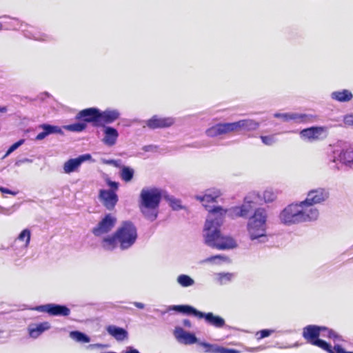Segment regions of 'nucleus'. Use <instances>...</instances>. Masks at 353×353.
<instances>
[{"instance_id": "29", "label": "nucleus", "mask_w": 353, "mask_h": 353, "mask_svg": "<svg viewBox=\"0 0 353 353\" xmlns=\"http://www.w3.org/2000/svg\"><path fill=\"white\" fill-rule=\"evenodd\" d=\"M134 170L130 167L123 166L121 170L120 176L125 182L130 181L134 176Z\"/></svg>"}, {"instance_id": "52", "label": "nucleus", "mask_w": 353, "mask_h": 353, "mask_svg": "<svg viewBox=\"0 0 353 353\" xmlns=\"http://www.w3.org/2000/svg\"><path fill=\"white\" fill-rule=\"evenodd\" d=\"M6 110V108L5 107L0 108V111L5 112Z\"/></svg>"}, {"instance_id": "23", "label": "nucleus", "mask_w": 353, "mask_h": 353, "mask_svg": "<svg viewBox=\"0 0 353 353\" xmlns=\"http://www.w3.org/2000/svg\"><path fill=\"white\" fill-rule=\"evenodd\" d=\"M170 309L178 312L192 314L198 318H201L202 316V312H200L192 306L188 305H173Z\"/></svg>"}, {"instance_id": "10", "label": "nucleus", "mask_w": 353, "mask_h": 353, "mask_svg": "<svg viewBox=\"0 0 353 353\" xmlns=\"http://www.w3.org/2000/svg\"><path fill=\"white\" fill-rule=\"evenodd\" d=\"M99 109L89 108L83 109L78 112L76 119L85 123H92L94 127H99Z\"/></svg>"}, {"instance_id": "36", "label": "nucleus", "mask_w": 353, "mask_h": 353, "mask_svg": "<svg viewBox=\"0 0 353 353\" xmlns=\"http://www.w3.org/2000/svg\"><path fill=\"white\" fill-rule=\"evenodd\" d=\"M71 335L77 341H81L83 343H89L90 338L85 335V334L79 332L74 331L71 333Z\"/></svg>"}, {"instance_id": "17", "label": "nucleus", "mask_w": 353, "mask_h": 353, "mask_svg": "<svg viewBox=\"0 0 353 353\" xmlns=\"http://www.w3.org/2000/svg\"><path fill=\"white\" fill-rule=\"evenodd\" d=\"M174 336L179 343L185 345H191L197 342V338L194 334L187 332L179 326L174 330Z\"/></svg>"}, {"instance_id": "3", "label": "nucleus", "mask_w": 353, "mask_h": 353, "mask_svg": "<svg viewBox=\"0 0 353 353\" xmlns=\"http://www.w3.org/2000/svg\"><path fill=\"white\" fill-rule=\"evenodd\" d=\"M259 127V123L253 119H242L232 123H219L206 130L205 134L215 137L239 130L254 131Z\"/></svg>"}, {"instance_id": "54", "label": "nucleus", "mask_w": 353, "mask_h": 353, "mask_svg": "<svg viewBox=\"0 0 353 353\" xmlns=\"http://www.w3.org/2000/svg\"><path fill=\"white\" fill-rule=\"evenodd\" d=\"M1 332H2V331H1V330H0V334H1Z\"/></svg>"}, {"instance_id": "19", "label": "nucleus", "mask_w": 353, "mask_h": 353, "mask_svg": "<svg viewBox=\"0 0 353 353\" xmlns=\"http://www.w3.org/2000/svg\"><path fill=\"white\" fill-rule=\"evenodd\" d=\"M324 132L323 127H311L302 130L300 134L303 137L313 141L321 139Z\"/></svg>"}, {"instance_id": "46", "label": "nucleus", "mask_w": 353, "mask_h": 353, "mask_svg": "<svg viewBox=\"0 0 353 353\" xmlns=\"http://www.w3.org/2000/svg\"><path fill=\"white\" fill-rule=\"evenodd\" d=\"M48 136L47 133L46 132V131L43 130L42 132H41L40 133H39L37 137H36V139L37 140H42L44 138H46V137Z\"/></svg>"}, {"instance_id": "25", "label": "nucleus", "mask_w": 353, "mask_h": 353, "mask_svg": "<svg viewBox=\"0 0 353 353\" xmlns=\"http://www.w3.org/2000/svg\"><path fill=\"white\" fill-rule=\"evenodd\" d=\"M50 325L48 322L40 323L32 326H30L28 328L29 334L32 338H37L44 331L50 329Z\"/></svg>"}, {"instance_id": "32", "label": "nucleus", "mask_w": 353, "mask_h": 353, "mask_svg": "<svg viewBox=\"0 0 353 353\" xmlns=\"http://www.w3.org/2000/svg\"><path fill=\"white\" fill-rule=\"evenodd\" d=\"M325 330H321V336L328 339L336 340L339 339V336L334 330L329 329L327 327L323 326Z\"/></svg>"}, {"instance_id": "40", "label": "nucleus", "mask_w": 353, "mask_h": 353, "mask_svg": "<svg viewBox=\"0 0 353 353\" xmlns=\"http://www.w3.org/2000/svg\"><path fill=\"white\" fill-rule=\"evenodd\" d=\"M106 183L108 185L110 188V190H108V191H114L116 192L119 189V183L112 181L110 179H106Z\"/></svg>"}, {"instance_id": "18", "label": "nucleus", "mask_w": 353, "mask_h": 353, "mask_svg": "<svg viewBox=\"0 0 353 353\" xmlns=\"http://www.w3.org/2000/svg\"><path fill=\"white\" fill-rule=\"evenodd\" d=\"M276 118H281L285 121L290 120L296 121L298 123H307L312 121V116L305 114H296V113H276L274 114Z\"/></svg>"}, {"instance_id": "24", "label": "nucleus", "mask_w": 353, "mask_h": 353, "mask_svg": "<svg viewBox=\"0 0 353 353\" xmlns=\"http://www.w3.org/2000/svg\"><path fill=\"white\" fill-rule=\"evenodd\" d=\"M331 98L339 102H348L353 99L352 93L346 89L333 92L331 94Z\"/></svg>"}, {"instance_id": "8", "label": "nucleus", "mask_w": 353, "mask_h": 353, "mask_svg": "<svg viewBox=\"0 0 353 353\" xmlns=\"http://www.w3.org/2000/svg\"><path fill=\"white\" fill-rule=\"evenodd\" d=\"M282 223L294 224L301 223L298 203H292L284 208L279 215Z\"/></svg>"}, {"instance_id": "39", "label": "nucleus", "mask_w": 353, "mask_h": 353, "mask_svg": "<svg viewBox=\"0 0 353 353\" xmlns=\"http://www.w3.org/2000/svg\"><path fill=\"white\" fill-rule=\"evenodd\" d=\"M24 143L23 139H21L18 141L17 142L12 144L8 150V151L6 153V156H8L10 153H12L13 151H14L17 148H18L21 145H22Z\"/></svg>"}, {"instance_id": "28", "label": "nucleus", "mask_w": 353, "mask_h": 353, "mask_svg": "<svg viewBox=\"0 0 353 353\" xmlns=\"http://www.w3.org/2000/svg\"><path fill=\"white\" fill-rule=\"evenodd\" d=\"M164 199L173 210H179L183 208V205L181 204V200L170 195H164Z\"/></svg>"}, {"instance_id": "27", "label": "nucleus", "mask_w": 353, "mask_h": 353, "mask_svg": "<svg viewBox=\"0 0 353 353\" xmlns=\"http://www.w3.org/2000/svg\"><path fill=\"white\" fill-rule=\"evenodd\" d=\"M339 160L345 164L353 163V150L347 148L341 151Z\"/></svg>"}, {"instance_id": "2", "label": "nucleus", "mask_w": 353, "mask_h": 353, "mask_svg": "<svg viewBox=\"0 0 353 353\" xmlns=\"http://www.w3.org/2000/svg\"><path fill=\"white\" fill-rule=\"evenodd\" d=\"M162 198L160 189L144 188L140 193L139 209L141 213L150 221L157 219L159 208Z\"/></svg>"}, {"instance_id": "33", "label": "nucleus", "mask_w": 353, "mask_h": 353, "mask_svg": "<svg viewBox=\"0 0 353 353\" xmlns=\"http://www.w3.org/2000/svg\"><path fill=\"white\" fill-rule=\"evenodd\" d=\"M86 124L83 123H76L65 126V129L72 132H82L86 128Z\"/></svg>"}, {"instance_id": "44", "label": "nucleus", "mask_w": 353, "mask_h": 353, "mask_svg": "<svg viewBox=\"0 0 353 353\" xmlns=\"http://www.w3.org/2000/svg\"><path fill=\"white\" fill-rule=\"evenodd\" d=\"M343 122L345 125H353V114L345 115L343 118Z\"/></svg>"}, {"instance_id": "37", "label": "nucleus", "mask_w": 353, "mask_h": 353, "mask_svg": "<svg viewBox=\"0 0 353 353\" xmlns=\"http://www.w3.org/2000/svg\"><path fill=\"white\" fill-rule=\"evenodd\" d=\"M276 198V195L274 193V192L272 190H266L263 192V199L265 202H272L274 201Z\"/></svg>"}, {"instance_id": "49", "label": "nucleus", "mask_w": 353, "mask_h": 353, "mask_svg": "<svg viewBox=\"0 0 353 353\" xmlns=\"http://www.w3.org/2000/svg\"><path fill=\"white\" fill-rule=\"evenodd\" d=\"M232 276V274H230V273H223V274H221V279H230V277Z\"/></svg>"}, {"instance_id": "21", "label": "nucleus", "mask_w": 353, "mask_h": 353, "mask_svg": "<svg viewBox=\"0 0 353 353\" xmlns=\"http://www.w3.org/2000/svg\"><path fill=\"white\" fill-rule=\"evenodd\" d=\"M108 333L113 336L116 340L122 341L128 338V332L119 327L111 325L106 327Z\"/></svg>"}, {"instance_id": "5", "label": "nucleus", "mask_w": 353, "mask_h": 353, "mask_svg": "<svg viewBox=\"0 0 353 353\" xmlns=\"http://www.w3.org/2000/svg\"><path fill=\"white\" fill-rule=\"evenodd\" d=\"M118 243L122 250L131 247L137 238V228L131 221H124L116 231Z\"/></svg>"}, {"instance_id": "12", "label": "nucleus", "mask_w": 353, "mask_h": 353, "mask_svg": "<svg viewBox=\"0 0 353 353\" xmlns=\"http://www.w3.org/2000/svg\"><path fill=\"white\" fill-rule=\"evenodd\" d=\"M99 199L108 210H112L119 201L117 193L114 191H108V190H100Z\"/></svg>"}, {"instance_id": "34", "label": "nucleus", "mask_w": 353, "mask_h": 353, "mask_svg": "<svg viewBox=\"0 0 353 353\" xmlns=\"http://www.w3.org/2000/svg\"><path fill=\"white\" fill-rule=\"evenodd\" d=\"M200 345L204 348L205 353H218L219 346L217 345H212L205 342L200 343Z\"/></svg>"}, {"instance_id": "1", "label": "nucleus", "mask_w": 353, "mask_h": 353, "mask_svg": "<svg viewBox=\"0 0 353 353\" xmlns=\"http://www.w3.org/2000/svg\"><path fill=\"white\" fill-rule=\"evenodd\" d=\"M221 196L219 190H208L203 196H196V199L202 203L203 207L214 216V219H207L204 225V240L206 245L219 250L232 249L236 247L234 239L228 236H224L221 234L220 228L223 223L225 214L228 212V216L232 219L237 217H246L250 211L255 208L252 205L256 202L254 199H259L258 194H252L245 199V203L241 206H236L230 210H225L220 206L210 208L211 203L217 201V199Z\"/></svg>"}, {"instance_id": "11", "label": "nucleus", "mask_w": 353, "mask_h": 353, "mask_svg": "<svg viewBox=\"0 0 353 353\" xmlns=\"http://www.w3.org/2000/svg\"><path fill=\"white\" fill-rule=\"evenodd\" d=\"M36 310L46 312L51 316H68L70 314V310L65 305L53 303L37 306Z\"/></svg>"}, {"instance_id": "50", "label": "nucleus", "mask_w": 353, "mask_h": 353, "mask_svg": "<svg viewBox=\"0 0 353 353\" xmlns=\"http://www.w3.org/2000/svg\"><path fill=\"white\" fill-rule=\"evenodd\" d=\"M134 304V305H135L137 307H138V308H139V309H143V308H144V304H143V303H142L135 302Z\"/></svg>"}, {"instance_id": "38", "label": "nucleus", "mask_w": 353, "mask_h": 353, "mask_svg": "<svg viewBox=\"0 0 353 353\" xmlns=\"http://www.w3.org/2000/svg\"><path fill=\"white\" fill-rule=\"evenodd\" d=\"M260 139L266 145H272L276 142L274 135L261 136Z\"/></svg>"}, {"instance_id": "47", "label": "nucleus", "mask_w": 353, "mask_h": 353, "mask_svg": "<svg viewBox=\"0 0 353 353\" xmlns=\"http://www.w3.org/2000/svg\"><path fill=\"white\" fill-rule=\"evenodd\" d=\"M215 259H226V257H224L221 255H215V256H212L210 258H208L206 259V261H212L213 260H214Z\"/></svg>"}, {"instance_id": "42", "label": "nucleus", "mask_w": 353, "mask_h": 353, "mask_svg": "<svg viewBox=\"0 0 353 353\" xmlns=\"http://www.w3.org/2000/svg\"><path fill=\"white\" fill-rule=\"evenodd\" d=\"M273 332V330H262L257 332V335H259V339H263L265 337L269 336Z\"/></svg>"}, {"instance_id": "4", "label": "nucleus", "mask_w": 353, "mask_h": 353, "mask_svg": "<svg viewBox=\"0 0 353 353\" xmlns=\"http://www.w3.org/2000/svg\"><path fill=\"white\" fill-rule=\"evenodd\" d=\"M267 215L263 208H257L248 223V231L252 240L265 236Z\"/></svg>"}, {"instance_id": "13", "label": "nucleus", "mask_w": 353, "mask_h": 353, "mask_svg": "<svg viewBox=\"0 0 353 353\" xmlns=\"http://www.w3.org/2000/svg\"><path fill=\"white\" fill-rule=\"evenodd\" d=\"M174 123V119L172 117H161L158 115H154L146 121V126L151 129L166 128L172 126Z\"/></svg>"}, {"instance_id": "14", "label": "nucleus", "mask_w": 353, "mask_h": 353, "mask_svg": "<svg viewBox=\"0 0 353 353\" xmlns=\"http://www.w3.org/2000/svg\"><path fill=\"white\" fill-rule=\"evenodd\" d=\"M329 192L325 188H319L308 192L305 202H309L313 205L321 203L329 198Z\"/></svg>"}, {"instance_id": "45", "label": "nucleus", "mask_w": 353, "mask_h": 353, "mask_svg": "<svg viewBox=\"0 0 353 353\" xmlns=\"http://www.w3.org/2000/svg\"><path fill=\"white\" fill-rule=\"evenodd\" d=\"M0 192L3 193V194H12V195H16L17 194V192H13L8 188H6L4 187H0Z\"/></svg>"}, {"instance_id": "30", "label": "nucleus", "mask_w": 353, "mask_h": 353, "mask_svg": "<svg viewBox=\"0 0 353 353\" xmlns=\"http://www.w3.org/2000/svg\"><path fill=\"white\" fill-rule=\"evenodd\" d=\"M177 282L179 284L184 288L190 287L194 283V279H192L190 276L186 274H180L177 277Z\"/></svg>"}, {"instance_id": "48", "label": "nucleus", "mask_w": 353, "mask_h": 353, "mask_svg": "<svg viewBox=\"0 0 353 353\" xmlns=\"http://www.w3.org/2000/svg\"><path fill=\"white\" fill-rule=\"evenodd\" d=\"M183 324L185 327H188V328L191 327V326H192L191 321L189 319H184L183 321Z\"/></svg>"}, {"instance_id": "41", "label": "nucleus", "mask_w": 353, "mask_h": 353, "mask_svg": "<svg viewBox=\"0 0 353 353\" xmlns=\"http://www.w3.org/2000/svg\"><path fill=\"white\" fill-rule=\"evenodd\" d=\"M332 351L330 352V353H353L352 352H347L345 351L341 345H334L332 349L331 350Z\"/></svg>"}, {"instance_id": "31", "label": "nucleus", "mask_w": 353, "mask_h": 353, "mask_svg": "<svg viewBox=\"0 0 353 353\" xmlns=\"http://www.w3.org/2000/svg\"><path fill=\"white\" fill-rule=\"evenodd\" d=\"M31 233L30 230L24 229L18 236V239L21 241H25V247L27 248L29 245L30 241Z\"/></svg>"}, {"instance_id": "9", "label": "nucleus", "mask_w": 353, "mask_h": 353, "mask_svg": "<svg viewBox=\"0 0 353 353\" xmlns=\"http://www.w3.org/2000/svg\"><path fill=\"white\" fill-rule=\"evenodd\" d=\"M117 223V219L110 214H106L96 227L92 228V233L99 236L110 232Z\"/></svg>"}, {"instance_id": "20", "label": "nucleus", "mask_w": 353, "mask_h": 353, "mask_svg": "<svg viewBox=\"0 0 353 353\" xmlns=\"http://www.w3.org/2000/svg\"><path fill=\"white\" fill-rule=\"evenodd\" d=\"M103 134L102 141L105 145L108 146L114 145L119 137L118 131L110 126L103 127Z\"/></svg>"}, {"instance_id": "35", "label": "nucleus", "mask_w": 353, "mask_h": 353, "mask_svg": "<svg viewBox=\"0 0 353 353\" xmlns=\"http://www.w3.org/2000/svg\"><path fill=\"white\" fill-rule=\"evenodd\" d=\"M41 128L46 131L47 134L60 133L61 132V130L55 125H51L49 124H43Z\"/></svg>"}, {"instance_id": "22", "label": "nucleus", "mask_w": 353, "mask_h": 353, "mask_svg": "<svg viewBox=\"0 0 353 353\" xmlns=\"http://www.w3.org/2000/svg\"><path fill=\"white\" fill-rule=\"evenodd\" d=\"M204 318L205 321L216 327H223L225 325V320L219 316H215L212 312L203 313L202 312V316L200 319Z\"/></svg>"}, {"instance_id": "43", "label": "nucleus", "mask_w": 353, "mask_h": 353, "mask_svg": "<svg viewBox=\"0 0 353 353\" xmlns=\"http://www.w3.org/2000/svg\"><path fill=\"white\" fill-rule=\"evenodd\" d=\"M239 350H236L234 349H228L221 346H219L218 353H239Z\"/></svg>"}, {"instance_id": "15", "label": "nucleus", "mask_w": 353, "mask_h": 353, "mask_svg": "<svg viewBox=\"0 0 353 353\" xmlns=\"http://www.w3.org/2000/svg\"><path fill=\"white\" fill-rule=\"evenodd\" d=\"M90 159L91 155L90 154L80 155L74 159H70L63 164L64 172L66 174H70L71 172L77 171L82 163L87 160H90Z\"/></svg>"}, {"instance_id": "53", "label": "nucleus", "mask_w": 353, "mask_h": 353, "mask_svg": "<svg viewBox=\"0 0 353 353\" xmlns=\"http://www.w3.org/2000/svg\"><path fill=\"white\" fill-rule=\"evenodd\" d=\"M2 29V24L0 23V30Z\"/></svg>"}, {"instance_id": "51", "label": "nucleus", "mask_w": 353, "mask_h": 353, "mask_svg": "<svg viewBox=\"0 0 353 353\" xmlns=\"http://www.w3.org/2000/svg\"><path fill=\"white\" fill-rule=\"evenodd\" d=\"M125 353H139V352L136 349L130 347L129 350H126Z\"/></svg>"}, {"instance_id": "7", "label": "nucleus", "mask_w": 353, "mask_h": 353, "mask_svg": "<svg viewBox=\"0 0 353 353\" xmlns=\"http://www.w3.org/2000/svg\"><path fill=\"white\" fill-rule=\"evenodd\" d=\"M301 222L311 221L316 220L319 217V210L312 204L303 201L297 203Z\"/></svg>"}, {"instance_id": "26", "label": "nucleus", "mask_w": 353, "mask_h": 353, "mask_svg": "<svg viewBox=\"0 0 353 353\" xmlns=\"http://www.w3.org/2000/svg\"><path fill=\"white\" fill-rule=\"evenodd\" d=\"M118 239L116 236V232L112 235L103 238L102 240V246L104 249L111 250L117 247Z\"/></svg>"}, {"instance_id": "6", "label": "nucleus", "mask_w": 353, "mask_h": 353, "mask_svg": "<svg viewBox=\"0 0 353 353\" xmlns=\"http://www.w3.org/2000/svg\"><path fill=\"white\" fill-rule=\"evenodd\" d=\"M321 330H325L323 326L309 325L303 329V337L307 343L316 346L323 350L330 353L333 347L326 341L320 339Z\"/></svg>"}, {"instance_id": "16", "label": "nucleus", "mask_w": 353, "mask_h": 353, "mask_svg": "<svg viewBox=\"0 0 353 353\" xmlns=\"http://www.w3.org/2000/svg\"><path fill=\"white\" fill-rule=\"evenodd\" d=\"M99 127H106L105 125L114 122L119 118L120 113L117 110L107 109L104 111L99 110Z\"/></svg>"}]
</instances>
